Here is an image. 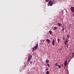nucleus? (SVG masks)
<instances>
[{
  "label": "nucleus",
  "mask_w": 74,
  "mask_h": 74,
  "mask_svg": "<svg viewBox=\"0 0 74 74\" xmlns=\"http://www.w3.org/2000/svg\"><path fill=\"white\" fill-rule=\"evenodd\" d=\"M38 44H37L36 45L32 48V51H34L36 49L38 48Z\"/></svg>",
  "instance_id": "1"
},
{
  "label": "nucleus",
  "mask_w": 74,
  "mask_h": 74,
  "mask_svg": "<svg viewBox=\"0 0 74 74\" xmlns=\"http://www.w3.org/2000/svg\"><path fill=\"white\" fill-rule=\"evenodd\" d=\"M48 2L50 6H51L53 5V2L51 1H48Z\"/></svg>",
  "instance_id": "2"
},
{
  "label": "nucleus",
  "mask_w": 74,
  "mask_h": 74,
  "mask_svg": "<svg viewBox=\"0 0 74 74\" xmlns=\"http://www.w3.org/2000/svg\"><path fill=\"white\" fill-rule=\"evenodd\" d=\"M32 58V55L28 57V60L29 62H30V60Z\"/></svg>",
  "instance_id": "3"
},
{
  "label": "nucleus",
  "mask_w": 74,
  "mask_h": 74,
  "mask_svg": "<svg viewBox=\"0 0 74 74\" xmlns=\"http://www.w3.org/2000/svg\"><path fill=\"white\" fill-rule=\"evenodd\" d=\"M71 10L72 12H74V7H71Z\"/></svg>",
  "instance_id": "4"
},
{
  "label": "nucleus",
  "mask_w": 74,
  "mask_h": 74,
  "mask_svg": "<svg viewBox=\"0 0 74 74\" xmlns=\"http://www.w3.org/2000/svg\"><path fill=\"white\" fill-rule=\"evenodd\" d=\"M52 44L53 45V46L55 45V40H53L52 42Z\"/></svg>",
  "instance_id": "5"
},
{
  "label": "nucleus",
  "mask_w": 74,
  "mask_h": 74,
  "mask_svg": "<svg viewBox=\"0 0 74 74\" xmlns=\"http://www.w3.org/2000/svg\"><path fill=\"white\" fill-rule=\"evenodd\" d=\"M47 42L48 44H49L51 42L50 40L48 39H47Z\"/></svg>",
  "instance_id": "6"
},
{
  "label": "nucleus",
  "mask_w": 74,
  "mask_h": 74,
  "mask_svg": "<svg viewBox=\"0 0 74 74\" xmlns=\"http://www.w3.org/2000/svg\"><path fill=\"white\" fill-rule=\"evenodd\" d=\"M67 61L66 60H65L64 63V65L65 66H66L67 65Z\"/></svg>",
  "instance_id": "7"
},
{
  "label": "nucleus",
  "mask_w": 74,
  "mask_h": 74,
  "mask_svg": "<svg viewBox=\"0 0 74 74\" xmlns=\"http://www.w3.org/2000/svg\"><path fill=\"white\" fill-rule=\"evenodd\" d=\"M57 25L59 27H61V26L62 25V24L61 23H58L57 24Z\"/></svg>",
  "instance_id": "8"
},
{
  "label": "nucleus",
  "mask_w": 74,
  "mask_h": 74,
  "mask_svg": "<svg viewBox=\"0 0 74 74\" xmlns=\"http://www.w3.org/2000/svg\"><path fill=\"white\" fill-rule=\"evenodd\" d=\"M45 62L46 63H48L49 62V60H46L45 61Z\"/></svg>",
  "instance_id": "9"
},
{
  "label": "nucleus",
  "mask_w": 74,
  "mask_h": 74,
  "mask_svg": "<svg viewBox=\"0 0 74 74\" xmlns=\"http://www.w3.org/2000/svg\"><path fill=\"white\" fill-rule=\"evenodd\" d=\"M57 27L56 26H55V27H54V30H56V29H57Z\"/></svg>",
  "instance_id": "10"
},
{
  "label": "nucleus",
  "mask_w": 74,
  "mask_h": 74,
  "mask_svg": "<svg viewBox=\"0 0 74 74\" xmlns=\"http://www.w3.org/2000/svg\"><path fill=\"white\" fill-rule=\"evenodd\" d=\"M52 32L51 31H49V33L51 35V34H52Z\"/></svg>",
  "instance_id": "11"
},
{
  "label": "nucleus",
  "mask_w": 74,
  "mask_h": 74,
  "mask_svg": "<svg viewBox=\"0 0 74 74\" xmlns=\"http://www.w3.org/2000/svg\"><path fill=\"white\" fill-rule=\"evenodd\" d=\"M55 66H58V63H56L55 64Z\"/></svg>",
  "instance_id": "12"
},
{
  "label": "nucleus",
  "mask_w": 74,
  "mask_h": 74,
  "mask_svg": "<svg viewBox=\"0 0 74 74\" xmlns=\"http://www.w3.org/2000/svg\"><path fill=\"white\" fill-rule=\"evenodd\" d=\"M48 70H49V68H47L46 69L45 71H48Z\"/></svg>",
  "instance_id": "13"
},
{
  "label": "nucleus",
  "mask_w": 74,
  "mask_h": 74,
  "mask_svg": "<svg viewBox=\"0 0 74 74\" xmlns=\"http://www.w3.org/2000/svg\"><path fill=\"white\" fill-rule=\"evenodd\" d=\"M49 71H47L46 72V74H49Z\"/></svg>",
  "instance_id": "14"
},
{
  "label": "nucleus",
  "mask_w": 74,
  "mask_h": 74,
  "mask_svg": "<svg viewBox=\"0 0 74 74\" xmlns=\"http://www.w3.org/2000/svg\"><path fill=\"white\" fill-rule=\"evenodd\" d=\"M70 36V35L68 34L67 35V38H69V36Z\"/></svg>",
  "instance_id": "15"
},
{
  "label": "nucleus",
  "mask_w": 74,
  "mask_h": 74,
  "mask_svg": "<svg viewBox=\"0 0 74 74\" xmlns=\"http://www.w3.org/2000/svg\"><path fill=\"white\" fill-rule=\"evenodd\" d=\"M57 40L58 41V43H59V42L60 41V39H59V38H58V39H57Z\"/></svg>",
  "instance_id": "16"
},
{
  "label": "nucleus",
  "mask_w": 74,
  "mask_h": 74,
  "mask_svg": "<svg viewBox=\"0 0 74 74\" xmlns=\"http://www.w3.org/2000/svg\"><path fill=\"white\" fill-rule=\"evenodd\" d=\"M67 40H66L65 42H65V43H67V42H68V38H67Z\"/></svg>",
  "instance_id": "17"
},
{
  "label": "nucleus",
  "mask_w": 74,
  "mask_h": 74,
  "mask_svg": "<svg viewBox=\"0 0 74 74\" xmlns=\"http://www.w3.org/2000/svg\"><path fill=\"white\" fill-rule=\"evenodd\" d=\"M58 67L59 69H60L61 68V66L60 65H58Z\"/></svg>",
  "instance_id": "18"
},
{
  "label": "nucleus",
  "mask_w": 74,
  "mask_h": 74,
  "mask_svg": "<svg viewBox=\"0 0 74 74\" xmlns=\"http://www.w3.org/2000/svg\"><path fill=\"white\" fill-rule=\"evenodd\" d=\"M33 63V61H32V62H30V64H32Z\"/></svg>",
  "instance_id": "19"
},
{
  "label": "nucleus",
  "mask_w": 74,
  "mask_h": 74,
  "mask_svg": "<svg viewBox=\"0 0 74 74\" xmlns=\"http://www.w3.org/2000/svg\"><path fill=\"white\" fill-rule=\"evenodd\" d=\"M50 0H45L47 2L48 1H49Z\"/></svg>",
  "instance_id": "20"
},
{
  "label": "nucleus",
  "mask_w": 74,
  "mask_h": 74,
  "mask_svg": "<svg viewBox=\"0 0 74 74\" xmlns=\"http://www.w3.org/2000/svg\"><path fill=\"white\" fill-rule=\"evenodd\" d=\"M47 65L48 67H50V64H47Z\"/></svg>",
  "instance_id": "21"
},
{
  "label": "nucleus",
  "mask_w": 74,
  "mask_h": 74,
  "mask_svg": "<svg viewBox=\"0 0 74 74\" xmlns=\"http://www.w3.org/2000/svg\"><path fill=\"white\" fill-rule=\"evenodd\" d=\"M61 66H62V67H63V63H62V64L61 65Z\"/></svg>",
  "instance_id": "22"
},
{
  "label": "nucleus",
  "mask_w": 74,
  "mask_h": 74,
  "mask_svg": "<svg viewBox=\"0 0 74 74\" xmlns=\"http://www.w3.org/2000/svg\"><path fill=\"white\" fill-rule=\"evenodd\" d=\"M64 28H63L62 29V31H64Z\"/></svg>",
  "instance_id": "23"
},
{
  "label": "nucleus",
  "mask_w": 74,
  "mask_h": 74,
  "mask_svg": "<svg viewBox=\"0 0 74 74\" xmlns=\"http://www.w3.org/2000/svg\"><path fill=\"white\" fill-rule=\"evenodd\" d=\"M65 43V44L66 45L67 44V43L66 42H64Z\"/></svg>",
  "instance_id": "24"
},
{
  "label": "nucleus",
  "mask_w": 74,
  "mask_h": 74,
  "mask_svg": "<svg viewBox=\"0 0 74 74\" xmlns=\"http://www.w3.org/2000/svg\"><path fill=\"white\" fill-rule=\"evenodd\" d=\"M29 62H29V60L27 62L28 63H29Z\"/></svg>",
  "instance_id": "25"
},
{
  "label": "nucleus",
  "mask_w": 74,
  "mask_h": 74,
  "mask_svg": "<svg viewBox=\"0 0 74 74\" xmlns=\"http://www.w3.org/2000/svg\"><path fill=\"white\" fill-rule=\"evenodd\" d=\"M64 39H65V38H63V40H64Z\"/></svg>",
  "instance_id": "26"
},
{
  "label": "nucleus",
  "mask_w": 74,
  "mask_h": 74,
  "mask_svg": "<svg viewBox=\"0 0 74 74\" xmlns=\"http://www.w3.org/2000/svg\"><path fill=\"white\" fill-rule=\"evenodd\" d=\"M24 67H26V65H25Z\"/></svg>",
  "instance_id": "27"
},
{
  "label": "nucleus",
  "mask_w": 74,
  "mask_h": 74,
  "mask_svg": "<svg viewBox=\"0 0 74 74\" xmlns=\"http://www.w3.org/2000/svg\"><path fill=\"white\" fill-rule=\"evenodd\" d=\"M74 54V53H73L72 54V55H73Z\"/></svg>",
  "instance_id": "28"
},
{
  "label": "nucleus",
  "mask_w": 74,
  "mask_h": 74,
  "mask_svg": "<svg viewBox=\"0 0 74 74\" xmlns=\"http://www.w3.org/2000/svg\"><path fill=\"white\" fill-rule=\"evenodd\" d=\"M67 32V31H66L65 32Z\"/></svg>",
  "instance_id": "29"
},
{
  "label": "nucleus",
  "mask_w": 74,
  "mask_h": 74,
  "mask_svg": "<svg viewBox=\"0 0 74 74\" xmlns=\"http://www.w3.org/2000/svg\"><path fill=\"white\" fill-rule=\"evenodd\" d=\"M60 49V50H61V49Z\"/></svg>",
  "instance_id": "30"
}]
</instances>
